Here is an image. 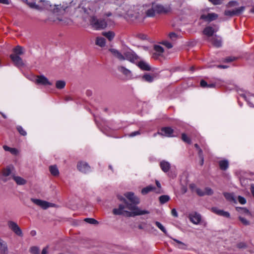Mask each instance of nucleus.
Here are the masks:
<instances>
[{
    "mask_svg": "<svg viewBox=\"0 0 254 254\" xmlns=\"http://www.w3.org/2000/svg\"><path fill=\"white\" fill-rule=\"evenodd\" d=\"M126 197L130 201V203L127 202V208L123 204H120L119 207L114 208L113 212L115 215H123L128 217H132L137 215H142L146 214H149L150 212L146 210H142L137 204L140 202L139 198L137 197L134 193L132 192H127L125 193Z\"/></svg>",
    "mask_w": 254,
    "mask_h": 254,
    "instance_id": "nucleus-1",
    "label": "nucleus"
},
{
    "mask_svg": "<svg viewBox=\"0 0 254 254\" xmlns=\"http://www.w3.org/2000/svg\"><path fill=\"white\" fill-rule=\"evenodd\" d=\"M121 15L131 21L142 22L145 18L143 7L140 5L125 4L122 7Z\"/></svg>",
    "mask_w": 254,
    "mask_h": 254,
    "instance_id": "nucleus-2",
    "label": "nucleus"
},
{
    "mask_svg": "<svg viewBox=\"0 0 254 254\" xmlns=\"http://www.w3.org/2000/svg\"><path fill=\"white\" fill-rule=\"evenodd\" d=\"M100 5L101 2L100 1L83 0L75 10L76 13L80 12L81 15L77 14L76 16L85 17L86 15H93L99 10Z\"/></svg>",
    "mask_w": 254,
    "mask_h": 254,
    "instance_id": "nucleus-3",
    "label": "nucleus"
},
{
    "mask_svg": "<svg viewBox=\"0 0 254 254\" xmlns=\"http://www.w3.org/2000/svg\"><path fill=\"white\" fill-rule=\"evenodd\" d=\"M110 51L113 56L120 61H124L126 60L131 63H135L138 58L135 53L131 50H128L125 52L123 55L119 51L114 49H111Z\"/></svg>",
    "mask_w": 254,
    "mask_h": 254,
    "instance_id": "nucleus-4",
    "label": "nucleus"
},
{
    "mask_svg": "<svg viewBox=\"0 0 254 254\" xmlns=\"http://www.w3.org/2000/svg\"><path fill=\"white\" fill-rule=\"evenodd\" d=\"M92 27L96 30H100L105 28L107 25H111L113 22L111 19H98L95 16H92L90 20Z\"/></svg>",
    "mask_w": 254,
    "mask_h": 254,
    "instance_id": "nucleus-5",
    "label": "nucleus"
},
{
    "mask_svg": "<svg viewBox=\"0 0 254 254\" xmlns=\"http://www.w3.org/2000/svg\"><path fill=\"white\" fill-rule=\"evenodd\" d=\"M13 170L14 167L12 165L7 166L3 168L0 173V181L5 183L9 181L11 178H13Z\"/></svg>",
    "mask_w": 254,
    "mask_h": 254,
    "instance_id": "nucleus-6",
    "label": "nucleus"
},
{
    "mask_svg": "<svg viewBox=\"0 0 254 254\" xmlns=\"http://www.w3.org/2000/svg\"><path fill=\"white\" fill-rule=\"evenodd\" d=\"M7 226L15 235L19 237L23 236V232L18 224L11 220L7 221Z\"/></svg>",
    "mask_w": 254,
    "mask_h": 254,
    "instance_id": "nucleus-7",
    "label": "nucleus"
},
{
    "mask_svg": "<svg viewBox=\"0 0 254 254\" xmlns=\"http://www.w3.org/2000/svg\"><path fill=\"white\" fill-rule=\"evenodd\" d=\"M7 226L15 235L19 237L23 236V232L18 224L11 220L7 221Z\"/></svg>",
    "mask_w": 254,
    "mask_h": 254,
    "instance_id": "nucleus-8",
    "label": "nucleus"
},
{
    "mask_svg": "<svg viewBox=\"0 0 254 254\" xmlns=\"http://www.w3.org/2000/svg\"><path fill=\"white\" fill-rule=\"evenodd\" d=\"M31 200L36 205L41 207L44 209H46L49 207H54L55 204L48 201L42 200L39 199L31 198Z\"/></svg>",
    "mask_w": 254,
    "mask_h": 254,
    "instance_id": "nucleus-9",
    "label": "nucleus"
},
{
    "mask_svg": "<svg viewBox=\"0 0 254 254\" xmlns=\"http://www.w3.org/2000/svg\"><path fill=\"white\" fill-rule=\"evenodd\" d=\"M142 6L143 7V12L145 17H153L156 13L154 7V3L146 4Z\"/></svg>",
    "mask_w": 254,
    "mask_h": 254,
    "instance_id": "nucleus-10",
    "label": "nucleus"
},
{
    "mask_svg": "<svg viewBox=\"0 0 254 254\" xmlns=\"http://www.w3.org/2000/svg\"><path fill=\"white\" fill-rule=\"evenodd\" d=\"M34 82L37 84L44 86L51 85L52 84V82L43 75L37 76L35 78Z\"/></svg>",
    "mask_w": 254,
    "mask_h": 254,
    "instance_id": "nucleus-11",
    "label": "nucleus"
},
{
    "mask_svg": "<svg viewBox=\"0 0 254 254\" xmlns=\"http://www.w3.org/2000/svg\"><path fill=\"white\" fill-rule=\"evenodd\" d=\"M77 168L79 171L83 173H87L91 171V168L85 162L79 161L77 164Z\"/></svg>",
    "mask_w": 254,
    "mask_h": 254,
    "instance_id": "nucleus-12",
    "label": "nucleus"
},
{
    "mask_svg": "<svg viewBox=\"0 0 254 254\" xmlns=\"http://www.w3.org/2000/svg\"><path fill=\"white\" fill-rule=\"evenodd\" d=\"M154 7L156 13H166L171 10V7L169 5H162L154 3Z\"/></svg>",
    "mask_w": 254,
    "mask_h": 254,
    "instance_id": "nucleus-13",
    "label": "nucleus"
},
{
    "mask_svg": "<svg viewBox=\"0 0 254 254\" xmlns=\"http://www.w3.org/2000/svg\"><path fill=\"white\" fill-rule=\"evenodd\" d=\"M245 9V6H241L233 10H226L224 14L226 16H233L241 14L244 11Z\"/></svg>",
    "mask_w": 254,
    "mask_h": 254,
    "instance_id": "nucleus-14",
    "label": "nucleus"
},
{
    "mask_svg": "<svg viewBox=\"0 0 254 254\" xmlns=\"http://www.w3.org/2000/svg\"><path fill=\"white\" fill-rule=\"evenodd\" d=\"M190 221L194 224H198L201 220V217L200 214L196 212H192L189 215Z\"/></svg>",
    "mask_w": 254,
    "mask_h": 254,
    "instance_id": "nucleus-15",
    "label": "nucleus"
},
{
    "mask_svg": "<svg viewBox=\"0 0 254 254\" xmlns=\"http://www.w3.org/2000/svg\"><path fill=\"white\" fill-rule=\"evenodd\" d=\"M157 133L166 137H173L175 136L174 134L173 129L169 127H163Z\"/></svg>",
    "mask_w": 254,
    "mask_h": 254,
    "instance_id": "nucleus-16",
    "label": "nucleus"
},
{
    "mask_svg": "<svg viewBox=\"0 0 254 254\" xmlns=\"http://www.w3.org/2000/svg\"><path fill=\"white\" fill-rule=\"evenodd\" d=\"M217 29H214L211 26H207L203 30V34L207 37V40H209L212 37L213 34L217 31Z\"/></svg>",
    "mask_w": 254,
    "mask_h": 254,
    "instance_id": "nucleus-17",
    "label": "nucleus"
},
{
    "mask_svg": "<svg viewBox=\"0 0 254 254\" xmlns=\"http://www.w3.org/2000/svg\"><path fill=\"white\" fill-rule=\"evenodd\" d=\"M10 57L16 66L21 67L23 65V61L19 56L15 54H11Z\"/></svg>",
    "mask_w": 254,
    "mask_h": 254,
    "instance_id": "nucleus-18",
    "label": "nucleus"
},
{
    "mask_svg": "<svg viewBox=\"0 0 254 254\" xmlns=\"http://www.w3.org/2000/svg\"><path fill=\"white\" fill-rule=\"evenodd\" d=\"M218 17V15L215 13H209L207 15L202 14L200 18L207 21H211L216 19Z\"/></svg>",
    "mask_w": 254,
    "mask_h": 254,
    "instance_id": "nucleus-19",
    "label": "nucleus"
},
{
    "mask_svg": "<svg viewBox=\"0 0 254 254\" xmlns=\"http://www.w3.org/2000/svg\"><path fill=\"white\" fill-rule=\"evenodd\" d=\"M118 70L127 78H130L132 76L131 71L123 66H118Z\"/></svg>",
    "mask_w": 254,
    "mask_h": 254,
    "instance_id": "nucleus-20",
    "label": "nucleus"
},
{
    "mask_svg": "<svg viewBox=\"0 0 254 254\" xmlns=\"http://www.w3.org/2000/svg\"><path fill=\"white\" fill-rule=\"evenodd\" d=\"M211 210L213 212L218 215L222 216L226 218L230 217V214L228 212L224 211L223 210L219 209L217 207H212L211 208Z\"/></svg>",
    "mask_w": 254,
    "mask_h": 254,
    "instance_id": "nucleus-21",
    "label": "nucleus"
},
{
    "mask_svg": "<svg viewBox=\"0 0 254 254\" xmlns=\"http://www.w3.org/2000/svg\"><path fill=\"white\" fill-rule=\"evenodd\" d=\"M8 248L6 243L0 238V254H8Z\"/></svg>",
    "mask_w": 254,
    "mask_h": 254,
    "instance_id": "nucleus-22",
    "label": "nucleus"
},
{
    "mask_svg": "<svg viewBox=\"0 0 254 254\" xmlns=\"http://www.w3.org/2000/svg\"><path fill=\"white\" fill-rule=\"evenodd\" d=\"M208 41H210L214 46L216 47H220L222 44V41L221 38L217 37L216 35H215L214 37H212Z\"/></svg>",
    "mask_w": 254,
    "mask_h": 254,
    "instance_id": "nucleus-23",
    "label": "nucleus"
},
{
    "mask_svg": "<svg viewBox=\"0 0 254 254\" xmlns=\"http://www.w3.org/2000/svg\"><path fill=\"white\" fill-rule=\"evenodd\" d=\"M155 52L153 53V58L157 59L158 56L162 55L164 52L163 48L159 45H155L154 47Z\"/></svg>",
    "mask_w": 254,
    "mask_h": 254,
    "instance_id": "nucleus-24",
    "label": "nucleus"
},
{
    "mask_svg": "<svg viewBox=\"0 0 254 254\" xmlns=\"http://www.w3.org/2000/svg\"><path fill=\"white\" fill-rule=\"evenodd\" d=\"M13 179L17 185H24L27 182L25 179L18 176H13Z\"/></svg>",
    "mask_w": 254,
    "mask_h": 254,
    "instance_id": "nucleus-25",
    "label": "nucleus"
},
{
    "mask_svg": "<svg viewBox=\"0 0 254 254\" xmlns=\"http://www.w3.org/2000/svg\"><path fill=\"white\" fill-rule=\"evenodd\" d=\"M223 195L228 201L236 203V199L233 193L224 192Z\"/></svg>",
    "mask_w": 254,
    "mask_h": 254,
    "instance_id": "nucleus-26",
    "label": "nucleus"
},
{
    "mask_svg": "<svg viewBox=\"0 0 254 254\" xmlns=\"http://www.w3.org/2000/svg\"><path fill=\"white\" fill-rule=\"evenodd\" d=\"M160 167L164 172H168L170 169V164L168 162L162 161L160 163Z\"/></svg>",
    "mask_w": 254,
    "mask_h": 254,
    "instance_id": "nucleus-27",
    "label": "nucleus"
},
{
    "mask_svg": "<svg viewBox=\"0 0 254 254\" xmlns=\"http://www.w3.org/2000/svg\"><path fill=\"white\" fill-rule=\"evenodd\" d=\"M138 66L142 70H150V67L149 64L143 61H141L138 63Z\"/></svg>",
    "mask_w": 254,
    "mask_h": 254,
    "instance_id": "nucleus-28",
    "label": "nucleus"
},
{
    "mask_svg": "<svg viewBox=\"0 0 254 254\" xmlns=\"http://www.w3.org/2000/svg\"><path fill=\"white\" fill-rule=\"evenodd\" d=\"M49 171L52 175L57 177L59 175V171L56 165H51L49 167Z\"/></svg>",
    "mask_w": 254,
    "mask_h": 254,
    "instance_id": "nucleus-29",
    "label": "nucleus"
},
{
    "mask_svg": "<svg viewBox=\"0 0 254 254\" xmlns=\"http://www.w3.org/2000/svg\"><path fill=\"white\" fill-rule=\"evenodd\" d=\"M95 44L100 47H103L106 45L105 39L102 37H97L95 41Z\"/></svg>",
    "mask_w": 254,
    "mask_h": 254,
    "instance_id": "nucleus-30",
    "label": "nucleus"
},
{
    "mask_svg": "<svg viewBox=\"0 0 254 254\" xmlns=\"http://www.w3.org/2000/svg\"><path fill=\"white\" fill-rule=\"evenodd\" d=\"M219 166L220 169L226 170L229 166V162L227 160L224 159L219 161Z\"/></svg>",
    "mask_w": 254,
    "mask_h": 254,
    "instance_id": "nucleus-31",
    "label": "nucleus"
},
{
    "mask_svg": "<svg viewBox=\"0 0 254 254\" xmlns=\"http://www.w3.org/2000/svg\"><path fill=\"white\" fill-rule=\"evenodd\" d=\"M155 188L151 185H149L147 186L146 187L144 188L141 190V193L143 195H145L147 194L150 191H154L155 192Z\"/></svg>",
    "mask_w": 254,
    "mask_h": 254,
    "instance_id": "nucleus-32",
    "label": "nucleus"
},
{
    "mask_svg": "<svg viewBox=\"0 0 254 254\" xmlns=\"http://www.w3.org/2000/svg\"><path fill=\"white\" fill-rule=\"evenodd\" d=\"M102 35L106 37L110 41H112L115 37V34L113 31H108L102 32Z\"/></svg>",
    "mask_w": 254,
    "mask_h": 254,
    "instance_id": "nucleus-33",
    "label": "nucleus"
},
{
    "mask_svg": "<svg viewBox=\"0 0 254 254\" xmlns=\"http://www.w3.org/2000/svg\"><path fill=\"white\" fill-rule=\"evenodd\" d=\"M66 83L65 81L63 80H59L56 82V87L59 90L62 89L65 86Z\"/></svg>",
    "mask_w": 254,
    "mask_h": 254,
    "instance_id": "nucleus-34",
    "label": "nucleus"
},
{
    "mask_svg": "<svg viewBox=\"0 0 254 254\" xmlns=\"http://www.w3.org/2000/svg\"><path fill=\"white\" fill-rule=\"evenodd\" d=\"M243 97L247 101L250 107L254 108V105L253 103V102H254V96L248 97L245 95H243Z\"/></svg>",
    "mask_w": 254,
    "mask_h": 254,
    "instance_id": "nucleus-35",
    "label": "nucleus"
},
{
    "mask_svg": "<svg viewBox=\"0 0 254 254\" xmlns=\"http://www.w3.org/2000/svg\"><path fill=\"white\" fill-rule=\"evenodd\" d=\"M155 78V76L154 75H151L150 74H145L143 77L142 78L146 81L148 82H152Z\"/></svg>",
    "mask_w": 254,
    "mask_h": 254,
    "instance_id": "nucleus-36",
    "label": "nucleus"
},
{
    "mask_svg": "<svg viewBox=\"0 0 254 254\" xmlns=\"http://www.w3.org/2000/svg\"><path fill=\"white\" fill-rule=\"evenodd\" d=\"M173 241L176 243V244L175 245L176 247L181 249H186L187 248L186 245L184 243L175 239H173Z\"/></svg>",
    "mask_w": 254,
    "mask_h": 254,
    "instance_id": "nucleus-37",
    "label": "nucleus"
},
{
    "mask_svg": "<svg viewBox=\"0 0 254 254\" xmlns=\"http://www.w3.org/2000/svg\"><path fill=\"white\" fill-rule=\"evenodd\" d=\"M13 54L19 56L23 54V48L19 46H16L14 49H13Z\"/></svg>",
    "mask_w": 254,
    "mask_h": 254,
    "instance_id": "nucleus-38",
    "label": "nucleus"
},
{
    "mask_svg": "<svg viewBox=\"0 0 254 254\" xmlns=\"http://www.w3.org/2000/svg\"><path fill=\"white\" fill-rule=\"evenodd\" d=\"M3 149L6 151H9L12 154H16L17 153V150L14 148H11L6 145L3 146Z\"/></svg>",
    "mask_w": 254,
    "mask_h": 254,
    "instance_id": "nucleus-39",
    "label": "nucleus"
},
{
    "mask_svg": "<svg viewBox=\"0 0 254 254\" xmlns=\"http://www.w3.org/2000/svg\"><path fill=\"white\" fill-rule=\"evenodd\" d=\"M159 199L160 203L164 204V203L167 202V201H168L170 200V198L169 195H163L160 196L159 197Z\"/></svg>",
    "mask_w": 254,
    "mask_h": 254,
    "instance_id": "nucleus-40",
    "label": "nucleus"
},
{
    "mask_svg": "<svg viewBox=\"0 0 254 254\" xmlns=\"http://www.w3.org/2000/svg\"><path fill=\"white\" fill-rule=\"evenodd\" d=\"M29 251L32 254H40V250L38 247L36 246L31 247Z\"/></svg>",
    "mask_w": 254,
    "mask_h": 254,
    "instance_id": "nucleus-41",
    "label": "nucleus"
},
{
    "mask_svg": "<svg viewBox=\"0 0 254 254\" xmlns=\"http://www.w3.org/2000/svg\"><path fill=\"white\" fill-rule=\"evenodd\" d=\"M155 224L157 226V227L160 229L163 233L165 234L167 233V231L165 227L162 225L161 223L158 221L155 222Z\"/></svg>",
    "mask_w": 254,
    "mask_h": 254,
    "instance_id": "nucleus-42",
    "label": "nucleus"
},
{
    "mask_svg": "<svg viewBox=\"0 0 254 254\" xmlns=\"http://www.w3.org/2000/svg\"><path fill=\"white\" fill-rule=\"evenodd\" d=\"M204 195H211L213 193V190L209 187H206L204 189Z\"/></svg>",
    "mask_w": 254,
    "mask_h": 254,
    "instance_id": "nucleus-43",
    "label": "nucleus"
},
{
    "mask_svg": "<svg viewBox=\"0 0 254 254\" xmlns=\"http://www.w3.org/2000/svg\"><path fill=\"white\" fill-rule=\"evenodd\" d=\"M200 86L202 87H213V84H208L207 83V82L203 80H201L200 81Z\"/></svg>",
    "mask_w": 254,
    "mask_h": 254,
    "instance_id": "nucleus-44",
    "label": "nucleus"
},
{
    "mask_svg": "<svg viewBox=\"0 0 254 254\" xmlns=\"http://www.w3.org/2000/svg\"><path fill=\"white\" fill-rule=\"evenodd\" d=\"M182 140L188 143H190V139L189 137L187 136V135L185 133H183L182 135Z\"/></svg>",
    "mask_w": 254,
    "mask_h": 254,
    "instance_id": "nucleus-45",
    "label": "nucleus"
},
{
    "mask_svg": "<svg viewBox=\"0 0 254 254\" xmlns=\"http://www.w3.org/2000/svg\"><path fill=\"white\" fill-rule=\"evenodd\" d=\"M17 129L18 132L22 135L25 136L27 134L26 131L21 126H18Z\"/></svg>",
    "mask_w": 254,
    "mask_h": 254,
    "instance_id": "nucleus-46",
    "label": "nucleus"
},
{
    "mask_svg": "<svg viewBox=\"0 0 254 254\" xmlns=\"http://www.w3.org/2000/svg\"><path fill=\"white\" fill-rule=\"evenodd\" d=\"M85 221L88 223L92 224H98V221L94 219L93 218H86L85 219Z\"/></svg>",
    "mask_w": 254,
    "mask_h": 254,
    "instance_id": "nucleus-47",
    "label": "nucleus"
},
{
    "mask_svg": "<svg viewBox=\"0 0 254 254\" xmlns=\"http://www.w3.org/2000/svg\"><path fill=\"white\" fill-rule=\"evenodd\" d=\"M195 191L199 196H202L204 195L205 192L204 189L197 188L196 189Z\"/></svg>",
    "mask_w": 254,
    "mask_h": 254,
    "instance_id": "nucleus-48",
    "label": "nucleus"
},
{
    "mask_svg": "<svg viewBox=\"0 0 254 254\" xmlns=\"http://www.w3.org/2000/svg\"><path fill=\"white\" fill-rule=\"evenodd\" d=\"M239 219L241 222L245 225H248L250 224V222L248 220L242 216L239 217Z\"/></svg>",
    "mask_w": 254,
    "mask_h": 254,
    "instance_id": "nucleus-49",
    "label": "nucleus"
},
{
    "mask_svg": "<svg viewBox=\"0 0 254 254\" xmlns=\"http://www.w3.org/2000/svg\"><path fill=\"white\" fill-rule=\"evenodd\" d=\"M118 199L120 200V201H123V202H124L125 203V205H124L125 207H126V209L127 210V200L126 199V198L122 196V195H118Z\"/></svg>",
    "mask_w": 254,
    "mask_h": 254,
    "instance_id": "nucleus-50",
    "label": "nucleus"
},
{
    "mask_svg": "<svg viewBox=\"0 0 254 254\" xmlns=\"http://www.w3.org/2000/svg\"><path fill=\"white\" fill-rule=\"evenodd\" d=\"M202 153V150L200 149L199 153V158L200 159V160L199 161V164L201 166H202L203 164V163H204V158H203Z\"/></svg>",
    "mask_w": 254,
    "mask_h": 254,
    "instance_id": "nucleus-51",
    "label": "nucleus"
},
{
    "mask_svg": "<svg viewBox=\"0 0 254 254\" xmlns=\"http://www.w3.org/2000/svg\"><path fill=\"white\" fill-rule=\"evenodd\" d=\"M238 199L239 203H241V204H245L246 203V199L245 197L243 196H239L238 197Z\"/></svg>",
    "mask_w": 254,
    "mask_h": 254,
    "instance_id": "nucleus-52",
    "label": "nucleus"
},
{
    "mask_svg": "<svg viewBox=\"0 0 254 254\" xmlns=\"http://www.w3.org/2000/svg\"><path fill=\"white\" fill-rule=\"evenodd\" d=\"M209 1L214 5H217L221 4L224 0H209Z\"/></svg>",
    "mask_w": 254,
    "mask_h": 254,
    "instance_id": "nucleus-53",
    "label": "nucleus"
},
{
    "mask_svg": "<svg viewBox=\"0 0 254 254\" xmlns=\"http://www.w3.org/2000/svg\"><path fill=\"white\" fill-rule=\"evenodd\" d=\"M155 183L157 187L159 188V189L157 190H155V192L158 193H160V190L161 188V184L157 180H156Z\"/></svg>",
    "mask_w": 254,
    "mask_h": 254,
    "instance_id": "nucleus-54",
    "label": "nucleus"
},
{
    "mask_svg": "<svg viewBox=\"0 0 254 254\" xmlns=\"http://www.w3.org/2000/svg\"><path fill=\"white\" fill-rule=\"evenodd\" d=\"M140 134V131L139 130H137V131H133V132H132L131 133H130L129 134V137H134L136 135H139Z\"/></svg>",
    "mask_w": 254,
    "mask_h": 254,
    "instance_id": "nucleus-55",
    "label": "nucleus"
},
{
    "mask_svg": "<svg viewBox=\"0 0 254 254\" xmlns=\"http://www.w3.org/2000/svg\"><path fill=\"white\" fill-rule=\"evenodd\" d=\"M162 44L168 48H171L173 47L172 44L168 41H163Z\"/></svg>",
    "mask_w": 254,
    "mask_h": 254,
    "instance_id": "nucleus-56",
    "label": "nucleus"
},
{
    "mask_svg": "<svg viewBox=\"0 0 254 254\" xmlns=\"http://www.w3.org/2000/svg\"><path fill=\"white\" fill-rule=\"evenodd\" d=\"M238 4H239L238 2L236 1H231L228 3V6L231 7V6H234L235 5H238Z\"/></svg>",
    "mask_w": 254,
    "mask_h": 254,
    "instance_id": "nucleus-57",
    "label": "nucleus"
},
{
    "mask_svg": "<svg viewBox=\"0 0 254 254\" xmlns=\"http://www.w3.org/2000/svg\"><path fill=\"white\" fill-rule=\"evenodd\" d=\"M240 209H241L242 211V212L246 215L249 216L251 215V213L250 212V211L246 208H240Z\"/></svg>",
    "mask_w": 254,
    "mask_h": 254,
    "instance_id": "nucleus-58",
    "label": "nucleus"
},
{
    "mask_svg": "<svg viewBox=\"0 0 254 254\" xmlns=\"http://www.w3.org/2000/svg\"><path fill=\"white\" fill-rule=\"evenodd\" d=\"M177 36L176 34L175 33H171L169 34V37L172 40H175L177 38Z\"/></svg>",
    "mask_w": 254,
    "mask_h": 254,
    "instance_id": "nucleus-59",
    "label": "nucleus"
},
{
    "mask_svg": "<svg viewBox=\"0 0 254 254\" xmlns=\"http://www.w3.org/2000/svg\"><path fill=\"white\" fill-rule=\"evenodd\" d=\"M236 59H237V58H235V57H231L227 58L225 59V61L227 62H232V61H234L236 60Z\"/></svg>",
    "mask_w": 254,
    "mask_h": 254,
    "instance_id": "nucleus-60",
    "label": "nucleus"
},
{
    "mask_svg": "<svg viewBox=\"0 0 254 254\" xmlns=\"http://www.w3.org/2000/svg\"><path fill=\"white\" fill-rule=\"evenodd\" d=\"M171 214L172 215L175 217H177L178 216V213L176 210V209L175 208H173L172 211H171Z\"/></svg>",
    "mask_w": 254,
    "mask_h": 254,
    "instance_id": "nucleus-61",
    "label": "nucleus"
},
{
    "mask_svg": "<svg viewBox=\"0 0 254 254\" xmlns=\"http://www.w3.org/2000/svg\"><path fill=\"white\" fill-rule=\"evenodd\" d=\"M250 190L252 194V195L254 197V184H252L251 185Z\"/></svg>",
    "mask_w": 254,
    "mask_h": 254,
    "instance_id": "nucleus-62",
    "label": "nucleus"
},
{
    "mask_svg": "<svg viewBox=\"0 0 254 254\" xmlns=\"http://www.w3.org/2000/svg\"><path fill=\"white\" fill-rule=\"evenodd\" d=\"M0 3L8 4L9 3V0H0Z\"/></svg>",
    "mask_w": 254,
    "mask_h": 254,
    "instance_id": "nucleus-63",
    "label": "nucleus"
},
{
    "mask_svg": "<svg viewBox=\"0 0 254 254\" xmlns=\"http://www.w3.org/2000/svg\"><path fill=\"white\" fill-rule=\"evenodd\" d=\"M48 254V247L44 248L42 252V254Z\"/></svg>",
    "mask_w": 254,
    "mask_h": 254,
    "instance_id": "nucleus-64",
    "label": "nucleus"
}]
</instances>
